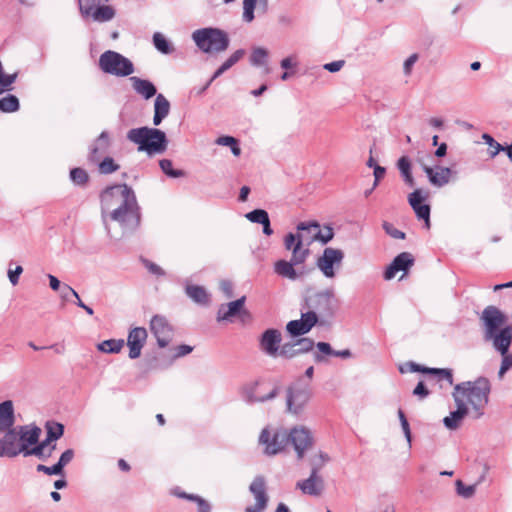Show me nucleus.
Returning <instances> with one entry per match:
<instances>
[{
    "mask_svg": "<svg viewBox=\"0 0 512 512\" xmlns=\"http://www.w3.org/2000/svg\"><path fill=\"white\" fill-rule=\"evenodd\" d=\"M102 221L110 237H113L109 221L116 222L122 235L134 233L141 225V207L134 190L127 184L106 187L100 194Z\"/></svg>",
    "mask_w": 512,
    "mask_h": 512,
    "instance_id": "1",
    "label": "nucleus"
},
{
    "mask_svg": "<svg viewBox=\"0 0 512 512\" xmlns=\"http://www.w3.org/2000/svg\"><path fill=\"white\" fill-rule=\"evenodd\" d=\"M485 342L491 343L501 355L509 352L512 344V325L508 324L507 315L498 307L489 305L479 316Z\"/></svg>",
    "mask_w": 512,
    "mask_h": 512,
    "instance_id": "2",
    "label": "nucleus"
},
{
    "mask_svg": "<svg viewBox=\"0 0 512 512\" xmlns=\"http://www.w3.org/2000/svg\"><path fill=\"white\" fill-rule=\"evenodd\" d=\"M0 439V457L15 458L25 455L27 446L38 443L41 428L35 424L19 425L9 428Z\"/></svg>",
    "mask_w": 512,
    "mask_h": 512,
    "instance_id": "3",
    "label": "nucleus"
},
{
    "mask_svg": "<svg viewBox=\"0 0 512 512\" xmlns=\"http://www.w3.org/2000/svg\"><path fill=\"white\" fill-rule=\"evenodd\" d=\"M127 139L138 145L139 151H144L148 155L162 154L167 150L168 139L160 129L147 126L133 128L127 132Z\"/></svg>",
    "mask_w": 512,
    "mask_h": 512,
    "instance_id": "4",
    "label": "nucleus"
},
{
    "mask_svg": "<svg viewBox=\"0 0 512 512\" xmlns=\"http://www.w3.org/2000/svg\"><path fill=\"white\" fill-rule=\"evenodd\" d=\"M491 385L486 377H479L475 381H466L455 385L457 396L469 402L476 411L477 417L483 415V409L488 404Z\"/></svg>",
    "mask_w": 512,
    "mask_h": 512,
    "instance_id": "5",
    "label": "nucleus"
},
{
    "mask_svg": "<svg viewBox=\"0 0 512 512\" xmlns=\"http://www.w3.org/2000/svg\"><path fill=\"white\" fill-rule=\"evenodd\" d=\"M337 301L332 289L308 294L302 303L301 311L314 315L316 324L330 319L336 310Z\"/></svg>",
    "mask_w": 512,
    "mask_h": 512,
    "instance_id": "6",
    "label": "nucleus"
},
{
    "mask_svg": "<svg viewBox=\"0 0 512 512\" xmlns=\"http://www.w3.org/2000/svg\"><path fill=\"white\" fill-rule=\"evenodd\" d=\"M191 37L198 49L204 53L224 52L230 44L227 32L214 27L197 29Z\"/></svg>",
    "mask_w": 512,
    "mask_h": 512,
    "instance_id": "7",
    "label": "nucleus"
},
{
    "mask_svg": "<svg viewBox=\"0 0 512 512\" xmlns=\"http://www.w3.org/2000/svg\"><path fill=\"white\" fill-rule=\"evenodd\" d=\"M99 67L104 73L117 77H126L134 72L132 61L112 50L105 51L100 55Z\"/></svg>",
    "mask_w": 512,
    "mask_h": 512,
    "instance_id": "8",
    "label": "nucleus"
},
{
    "mask_svg": "<svg viewBox=\"0 0 512 512\" xmlns=\"http://www.w3.org/2000/svg\"><path fill=\"white\" fill-rule=\"evenodd\" d=\"M259 443L264 446V453L266 455H277L288 445V431L276 429L271 432L269 428H264L260 433Z\"/></svg>",
    "mask_w": 512,
    "mask_h": 512,
    "instance_id": "9",
    "label": "nucleus"
},
{
    "mask_svg": "<svg viewBox=\"0 0 512 512\" xmlns=\"http://www.w3.org/2000/svg\"><path fill=\"white\" fill-rule=\"evenodd\" d=\"M289 443L293 445L298 460H301L304 458L305 452L312 447L314 438L308 428L296 426L288 432V444Z\"/></svg>",
    "mask_w": 512,
    "mask_h": 512,
    "instance_id": "10",
    "label": "nucleus"
},
{
    "mask_svg": "<svg viewBox=\"0 0 512 512\" xmlns=\"http://www.w3.org/2000/svg\"><path fill=\"white\" fill-rule=\"evenodd\" d=\"M344 259V252L341 249L327 247L321 257L317 259L318 269L327 278L335 277V267H340Z\"/></svg>",
    "mask_w": 512,
    "mask_h": 512,
    "instance_id": "11",
    "label": "nucleus"
},
{
    "mask_svg": "<svg viewBox=\"0 0 512 512\" xmlns=\"http://www.w3.org/2000/svg\"><path fill=\"white\" fill-rule=\"evenodd\" d=\"M260 387L259 381H252L249 383H246L242 386L240 390V395L242 400L249 404H255V403H264L266 401L272 400L279 394V387H274L270 392L267 394H259L258 390Z\"/></svg>",
    "mask_w": 512,
    "mask_h": 512,
    "instance_id": "12",
    "label": "nucleus"
},
{
    "mask_svg": "<svg viewBox=\"0 0 512 512\" xmlns=\"http://www.w3.org/2000/svg\"><path fill=\"white\" fill-rule=\"evenodd\" d=\"M150 330L155 336L159 347L164 348L170 343L173 330L164 316H153L150 321Z\"/></svg>",
    "mask_w": 512,
    "mask_h": 512,
    "instance_id": "13",
    "label": "nucleus"
},
{
    "mask_svg": "<svg viewBox=\"0 0 512 512\" xmlns=\"http://www.w3.org/2000/svg\"><path fill=\"white\" fill-rule=\"evenodd\" d=\"M249 490L255 497L256 503L252 506L246 507L245 512H263L268 503L264 477L256 476L250 484Z\"/></svg>",
    "mask_w": 512,
    "mask_h": 512,
    "instance_id": "14",
    "label": "nucleus"
},
{
    "mask_svg": "<svg viewBox=\"0 0 512 512\" xmlns=\"http://www.w3.org/2000/svg\"><path fill=\"white\" fill-rule=\"evenodd\" d=\"M282 334L278 329L265 330L259 338V349L267 356L276 357L280 349Z\"/></svg>",
    "mask_w": 512,
    "mask_h": 512,
    "instance_id": "15",
    "label": "nucleus"
},
{
    "mask_svg": "<svg viewBox=\"0 0 512 512\" xmlns=\"http://www.w3.org/2000/svg\"><path fill=\"white\" fill-rule=\"evenodd\" d=\"M305 235L303 233H288L284 237V246L292 252L293 260L296 262H305L309 256V249L304 248Z\"/></svg>",
    "mask_w": 512,
    "mask_h": 512,
    "instance_id": "16",
    "label": "nucleus"
},
{
    "mask_svg": "<svg viewBox=\"0 0 512 512\" xmlns=\"http://www.w3.org/2000/svg\"><path fill=\"white\" fill-rule=\"evenodd\" d=\"M311 397L309 388H288L287 409L293 414H300Z\"/></svg>",
    "mask_w": 512,
    "mask_h": 512,
    "instance_id": "17",
    "label": "nucleus"
},
{
    "mask_svg": "<svg viewBox=\"0 0 512 512\" xmlns=\"http://www.w3.org/2000/svg\"><path fill=\"white\" fill-rule=\"evenodd\" d=\"M111 138L107 131H102L100 135L90 144L87 159L90 163L99 162L105 157L111 147Z\"/></svg>",
    "mask_w": 512,
    "mask_h": 512,
    "instance_id": "18",
    "label": "nucleus"
},
{
    "mask_svg": "<svg viewBox=\"0 0 512 512\" xmlns=\"http://www.w3.org/2000/svg\"><path fill=\"white\" fill-rule=\"evenodd\" d=\"M413 264V255L409 252H402L386 267L383 277L387 281L392 280L398 272L402 271L406 273Z\"/></svg>",
    "mask_w": 512,
    "mask_h": 512,
    "instance_id": "19",
    "label": "nucleus"
},
{
    "mask_svg": "<svg viewBox=\"0 0 512 512\" xmlns=\"http://www.w3.org/2000/svg\"><path fill=\"white\" fill-rule=\"evenodd\" d=\"M147 330L144 327H135L129 331L127 345L129 347V358L137 359L141 355L142 348L147 340Z\"/></svg>",
    "mask_w": 512,
    "mask_h": 512,
    "instance_id": "20",
    "label": "nucleus"
},
{
    "mask_svg": "<svg viewBox=\"0 0 512 512\" xmlns=\"http://www.w3.org/2000/svg\"><path fill=\"white\" fill-rule=\"evenodd\" d=\"M315 325L316 318L314 315L301 311V318L289 321L286 330L291 336L297 337L308 333Z\"/></svg>",
    "mask_w": 512,
    "mask_h": 512,
    "instance_id": "21",
    "label": "nucleus"
},
{
    "mask_svg": "<svg viewBox=\"0 0 512 512\" xmlns=\"http://www.w3.org/2000/svg\"><path fill=\"white\" fill-rule=\"evenodd\" d=\"M408 201L418 219L424 220L426 228L430 227V206L424 204V197L419 189L410 193Z\"/></svg>",
    "mask_w": 512,
    "mask_h": 512,
    "instance_id": "22",
    "label": "nucleus"
},
{
    "mask_svg": "<svg viewBox=\"0 0 512 512\" xmlns=\"http://www.w3.org/2000/svg\"><path fill=\"white\" fill-rule=\"evenodd\" d=\"M297 231L314 230V234L310 237V241L318 240L323 244H327L334 237V231L332 227L325 226L323 229L320 228L318 222H300L297 225Z\"/></svg>",
    "mask_w": 512,
    "mask_h": 512,
    "instance_id": "23",
    "label": "nucleus"
},
{
    "mask_svg": "<svg viewBox=\"0 0 512 512\" xmlns=\"http://www.w3.org/2000/svg\"><path fill=\"white\" fill-rule=\"evenodd\" d=\"M419 163L421 164L431 185L435 187H443L449 183L452 173V170L449 167L437 166L436 169H433L432 167L422 163L420 160Z\"/></svg>",
    "mask_w": 512,
    "mask_h": 512,
    "instance_id": "24",
    "label": "nucleus"
},
{
    "mask_svg": "<svg viewBox=\"0 0 512 512\" xmlns=\"http://www.w3.org/2000/svg\"><path fill=\"white\" fill-rule=\"evenodd\" d=\"M453 398L456 403L457 409L450 413V416H447L443 419V423L446 428L450 430H455L459 427L460 422L463 418L468 414V407L462 397L457 396V393H453Z\"/></svg>",
    "mask_w": 512,
    "mask_h": 512,
    "instance_id": "25",
    "label": "nucleus"
},
{
    "mask_svg": "<svg viewBox=\"0 0 512 512\" xmlns=\"http://www.w3.org/2000/svg\"><path fill=\"white\" fill-rule=\"evenodd\" d=\"M296 487L304 494L320 496L324 490V480L319 474L311 471L310 476L305 480L298 481Z\"/></svg>",
    "mask_w": 512,
    "mask_h": 512,
    "instance_id": "26",
    "label": "nucleus"
},
{
    "mask_svg": "<svg viewBox=\"0 0 512 512\" xmlns=\"http://www.w3.org/2000/svg\"><path fill=\"white\" fill-rule=\"evenodd\" d=\"M245 296L229 302L228 304H222L217 312V321L230 320L232 317L240 314L245 304Z\"/></svg>",
    "mask_w": 512,
    "mask_h": 512,
    "instance_id": "27",
    "label": "nucleus"
},
{
    "mask_svg": "<svg viewBox=\"0 0 512 512\" xmlns=\"http://www.w3.org/2000/svg\"><path fill=\"white\" fill-rule=\"evenodd\" d=\"M304 262H296L291 257L290 261L286 260H278L274 263V272L283 278H287L289 280H296L299 277V274L295 270L294 266L303 264Z\"/></svg>",
    "mask_w": 512,
    "mask_h": 512,
    "instance_id": "28",
    "label": "nucleus"
},
{
    "mask_svg": "<svg viewBox=\"0 0 512 512\" xmlns=\"http://www.w3.org/2000/svg\"><path fill=\"white\" fill-rule=\"evenodd\" d=\"M130 82L134 91L146 100L157 95V89L155 85L149 80L142 79L137 76H132L130 77Z\"/></svg>",
    "mask_w": 512,
    "mask_h": 512,
    "instance_id": "29",
    "label": "nucleus"
},
{
    "mask_svg": "<svg viewBox=\"0 0 512 512\" xmlns=\"http://www.w3.org/2000/svg\"><path fill=\"white\" fill-rule=\"evenodd\" d=\"M15 414L14 406L11 400L0 403V432L14 427Z\"/></svg>",
    "mask_w": 512,
    "mask_h": 512,
    "instance_id": "30",
    "label": "nucleus"
},
{
    "mask_svg": "<svg viewBox=\"0 0 512 512\" xmlns=\"http://www.w3.org/2000/svg\"><path fill=\"white\" fill-rule=\"evenodd\" d=\"M170 102L163 94H157L154 102L153 124L159 126L162 121L169 115Z\"/></svg>",
    "mask_w": 512,
    "mask_h": 512,
    "instance_id": "31",
    "label": "nucleus"
},
{
    "mask_svg": "<svg viewBox=\"0 0 512 512\" xmlns=\"http://www.w3.org/2000/svg\"><path fill=\"white\" fill-rule=\"evenodd\" d=\"M412 371L432 374L437 376L438 380H446L449 385H453L452 370L448 368H428L417 364H412Z\"/></svg>",
    "mask_w": 512,
    "mask_h": 512,
    "instance_id": "32",
    "label": "nucleus"
},
{
    "mask_svg": "<svg viewBox=\"0 0 512 512\" xmlns=\"http://www.w3.org/2000/svg\"><path fill=\"white\" fill-rule=\"evenodd\" d=\"M187 296L199 305L206 306L210 303V296L204 287L199 285H186Z\"/></svg>",
    "mask_w": 512,
    "mask_h": 512,
    "instance_id": "33",
    "label": "nucleus"
},
{
    "mask_svg": "<svg viewBox=\"0 0 512 512\" xmlns=\"http://www.w3.org/2000/svg\"><path fill=\"white\" fill-rule=\"evenodd\" d=\"M268 50L263 47H255L253 48L250 55V64L255 67L264 66V72L266 74L270 73V68L267 66L268 59Z\"/></svg>",
    "mask_w": 512,
    "mask_h": 512,
    "instance_id": "34",
    "label": "nucleus"
},
{
    "mask_svg": "<svg viewBox=\"0 0 512 512\" xmlns=\"http://www.w3.org/2000/svg\"><path fill=\"white\" fill-rule=\"evenodd\" d=\"M115 10L111 6L107 5H99L97 8L93 10L92 13H89L88 17H91L95 22H107L114 18Z\"/></svg>",
    "mask_w": 512,
    "mask_h": 512,
    "instance_id": "35",
    "label": "nucleus"
},
{
    "mask_svg": "<svg viewBox=\"0 0 512 512\" xmlns=\"http://www.w3.org/2000/svg\"><path fill=\"white\" fill-rule=\"evenodd\" d=\"M100 174L109 175L120 169V165L110 156H105L96 162Z\"/></svg>",
    "mask_w": 512,
    "mask_h": 512,
    "instance_id": "36",
    "label": "nucleus"
},
{
    "mask_svg": "<svg viewBox=\"0 0 512 512\" xmlns=\"http://www.w3.org/2000/svg\"><path fill=\"white\" fill-rule=\"evenodd\" d=\"M315 347L317 351L313 353V359L316 363L325 362L326 356H334V349L327 342H317Z\"/></svg>",
    "mask_w": 512,
    "mask_h": 512,
    "instance_id": "37",
    "label": "nucleus"
},
{
    "mask_svg": "<svg viewBox=\"0 0 512 512\" xmlns=\"http://www.w3.org/2000/svg\"><path fill=\"white\" fill-rule=\"evenodd\" d=\"M19 108V99L15 95L9 94L0 99V110L4 113L16 112Z\"/></svg>",
    "mask_w": 512,
    "mask_h": 512,
    "instance_id": "38",
    "label": "nucleus"
},
{
    "mask_svg": "<svg viewBox=\"0 0 512 512\" xmlns=\"http://www.w3.org/2000/svg\"><path fill=\"white\" fill-rule=\"evenodd\" d=\"M124 346L122 339H109L98 344V349L104 353H119Z\"/></svg>",
    "mask_w": 512,
    "mask_h": 512,
    "instance_id": "39",
    "label": "nucleus"
},
{
    "mask_svg": "<svg viewBox=\"0 0 512 512\" xmlns=\"http://www.w3.org/2000/svg\"><path fill=\"white\" fill-rule=\"evenodd\" d=\"M265 6L268 3V0H260ZM257 4V0H243V21L246 23H251L254 18V10Z\"/></svg>",
    "mask_w": 512,
    "mask_h": 512,
    "instance_id": "40",
    "label": "nucleus"
},
{
    "mask_svg": "<svg viewBox=\"0 0 512 512\" xmlns=\"http://www.w3.org/2000/svg\"><path fill=\"white\" fill-rule=\"evenodd\" d=\"M159 166L162 172L170 178H181L185 176V172L183 170L173 168L172 161L169 159L160 160Z\"/></svg>",
    "mask_w": 512,
    "mask_h": 512,
    "instance_id": "41",
    "label": "nucleus"
},
{
    "mask_svg": "<svg viewBox=\"0 0 512 512\" xmlns=\"http://www.w3.org/2000/svg\"><path fill=\"white\" fill-rule=\"evenodd\" d=\"M329 460L330 457L327 453L319 451L310 459L311 471L318 474L324 465L329 462Z\"/></svg>",
    "mask_w": 512,
    "mask_h": 512,
    "instance_id": "42",
    "label": "nucleus"
},
{
    "mask_svg": "<svg viewBox=\"0 0 512 512\" xmlns=\"http://www.w3.org/2000/svg\"><path fill=\"white\" fill-rule=\"evenodd\" d=\"M153 44L155 48L163 54H170L173 52V48L160 32H156L153 35Z\"/></svg>",
    "mask_w": 512,
    "mask_h": 512,
    "instance_id": "43",
    "label": "nucleus"
},
{
    "mask_svg": "<svg viewBox=\"0 0 512 512\" xmlns=\"http://www.w3.org/2000/svg\"><path fill=\"white\" fill-rule=\"evenodd\" d=\"M482 479L483 477H481V479L473 485H465L461 480H457L455 483L457 494L465 499L471 498L475 494L476 487Z\"/></svg>",
    "mask_w": 512,
    "mask_h": 512,
    "instance_id": "44",
    "label": "nucleus"
},
{
    "mask_svg": "<svg viewBox=\"0 0 512 512\" xmlns=\"http://www.w3.org/2000/svg\"><path fill=\"white\" fill-rule=\"evenodd\" d=\"M108 1L109 0H78L80 13L83 17L87 18L89 13H92L101 3Z\"/></svg>",
    "mask_w": 512,
    "mask_h": 512,
    "instance_id": "45",
    "label": "nucleus"
},
{
    "mask_svg": "<svg viewBox=\"0 0 512 512\" xmlns=\"http://www.w3.org/2000/svg\"><path fill=\"white\" fill-rule=\"evenodd\" d=\"M45 428L48 440L56 441L57 439L62 437L64 433V426L60 423L47 422Z\"/></svg>",
    "mask_w": 512,
    "mask_h": 512,
    "instance_id": "46",
    "label": "nucleus"
},
{
    "mask_svg": "<svg viewBox=\"0 0 512 512\" xmlns=\"http://www.w3.org/2000/svg\"><path fill=\"white\" fill-rule=\"evenodd\" d=\"M70 179L75 185L84 186L89 180V175L86 170L77 167L71 169Z\"/></svg>",
    "mask_w": 512,
    "mask_h": 512,
    "instance_id": "47",
    "label": "nucleus"
},
{
    "mask_svg": "<svg viewBox=\"0 0 512 512\" xmlns=\"http://www.w3.org/2000/svg\"><path fill=\"white\" fill-rule=\"evenodd\" d=\"M245 217L252 223L262 224L269 219L268 212L264 209H254L248 212Z\"/></svg>",
    "mask_w": 512,
    "mask_h": 512,
    "instance_id": "48",
    "label": "nucleus"
},
{
    "mask_svg": "<svg viewBox=\"0 0 512 512\" xmlns=\"http://www.w3.org/2000/svg\"><path fill=\"white\" fill-rule=\"evenodd\" d=\"M316 343L314 342V340H312L311 338H301L299 340L296 341V346H298L299 348H297V351H298V354H304V353H308L310 351L313 350V348L315 347Z\"/></svg>",
    "mask_w": 512,
    "mask_h": 512,
    "instance_id": "49",
    "label": "nucleus"
},
{
    "mask_svg": "<svg viewBox=\"0 0 512 512\" xmlns=\"http://www.w3.org/2000/svg\"><path fill=\"white\" fill-rule=\"evenodd\" d=\"M296 342L295 343H285L284 345L280 346V349L278 351V355L291 359L298 354L297 349H295Z\"/></svg>",
    "mask_w": 512,
    "mask_h": 512,
    "instance_id": "50",
    "label": "nucleus"
},
{
    "mask_svg": "<svg viewBox=\"0 0 512 512\" xmlns=\"http://www.w3.org/2000/svg\"><path fill=\"white\" fill-rule=\"evenodd\" d=\"M74 458V450L73 449H67L65 450L58 462L56 463V466L58 467V469L60 470V472L63 474V469L66 465H68Z\"/></svg>",
    "mask_w": 512,
    "mask_h": 512,
    "instance_id": "51",
    "label": "nucleus"
},
{
    "mask_svg": "<svg viewBox=\"0 0 512 512\" xmlns=\"http://www.w3.org/2000/svg\"><path fill=\"white\" fill-rule=\"evenodd\" d=\"M245 55L244 49H238L234 53H232L222 64L226 70H229L232 66H234L243 56Z\"/></svg>",
    "mask_w": 512,
    "mask_h": 512,
    "instance_id": "52",
    "label": "nucleus"
},
{
    "mask_svg": "<svg viewBox=\"0 0 512 512\" xmlns=\"http://www.w3.org/2000/svg\"><path fill=\"white\" fill-rule=\"evenodd\" d=\"M382 226H383L384 231L392 238H395V239H404L405 238V233L398 230L393 224L385 221Z\"/></svg>",
    "mask_w": 512,
    "mask_h": 512,
    "instance_id": "53",
    "label": "nucleus"
},
{
    "mask_svg": "<svg viewBox=\"0 0 512 512\" xmlns=\"http://www.w3.org/2000/svg\"><path fill=\"white\" fill-rule=\"evenodd\" d=\"M482 138L491 148H494V150H491L492 157H495L500 151L504 150V147L496 142L489 134H483Z\"/></svg>",
    "mask_w": 512,
    "mask_h": 512,
    "instance_id": "54",
    "label": "nucleus"
},
{
    "mask_svg": "<svg viewBox=\"0 0 512 512\" xmlns=\"http://www.w3.org/2000/svg\"><path fill=\"white\" fill-rule=\"evenodd\" d=\"M33 446L34 447H32V448H30V446H27V449H26V452L24 455L25 457L33 455V456L38 457L41 460H46L48 458L46 456L47 449H43V448L35 446V445H33Z\"/></svg>",
    "mask_w": 512,
    "mask_h": 512,
    "instance_id": "55",
    "label": "nucleus"
},
{
    "mask_svg": "<svg viewBox=\"0 0 512 512\" xmlns=\"http://www.w3.org/2000/svg\"><path fill=\"white\" fill-rule=\"evenodd\" d=\"M17 78V73L13 74H2L0 75V86L2 88H5L6 90H9L11 85L15 82Z\"/></svg>",
    "mask_w": 512,
    "mask_h": 512,
    "instance_id": "56",
    "label": "nucleus"
},
{
    "mask_svg": "<svg viewBox=\"0 0 512 512\" xmlns=\"http://www.w3.org/2000/svg\"><path fill=\"white\" fill-rule=\"evenodd\" d=\"M417 60H418V54L417 53L411 54L405 60L404 65H403V71H404L405 75H410L411 74L412 67L417 62Z\"/></svg>",
    "mask_w": 512,
    "mask_h": 512,
    "instance_id": "57",
    "label": "nucleus"
},
{
    "mask_svg": "<svg viewBox=\"0 0 512 512\" xmlns=\"http://www.w3.org/2000/svg\"><path fill=\"white\" fill-rule=\"evenodd\" d=\"M36 470L38 472H43L47 475H62V473L60 472V470L58 469L56 464H54L53 466H46L43 464H39V465H37Z\"/></svg>",
    "mask_w": 512,
    "mask_h": 512,
    "instance_id": "58",
    "label": "nucleus"
},
{
    "mask_svg": "<svg viewBox=\"0 0 512 512\" xmlns=\"http://www.w3.org/2000/svg\"><path fill=\"white\" fill-rule=\"evenodd\" d=\"M23 272V268L21 266H16L15 269L8 270V278L12 285H16L19 282V276Z\"/></svg>",
    "mask_w": 512,
    "mask_h": 512,
    "instance_id": "59",
    "label": "nucleus"
},
{
    "mask_svg": "<svg viewBox=\"0 0 512 512\" xmlns=\"http://www.w3.org/2000/svg\"><path fill=\"white\" fill-rule=\"evenodd\" d=\"M193 501L197 503V512H211V505L204 498L196 495Z\"/></svg>",
    "mask_w": 512,
    "mask_h": 512,
    "instance_id": "60",
    "label": "nucleus"
},
{
    "mask_svg": "<svg viewBox=\"0 0 512 512\" xmlns=\"http://www.w3.org/2000/svg\"><path fill=\"white\" fill-rule=\"evenodd\" d=\"M193 351V347L190 345L182 344L175 348L174 359L188 355Z\"/></svg>",
    "mask_w": 512,
    "mask_h": 512,
    "instance_id": "61",
    "label": "nucleus"
},
{
    "mask_svg": "<svg viewBox=\"0 0 512 512\" xmlns=\"http://www.w3.org/2000/svg\"><path fill=\"white\" fill-rule=\"evenodd\" d=\"M397 167L400 173L411 170V163L407 156H402L397 162Z\"/></svg>",
    "mask_w": 512,
    "mask_h": 512,
    "instance_id": "62",
    "label": "nucleus"
},
{
    "mask_svg": "<svg viewBox=\"0 0 512 512\" xmlns=\"http://www.w3.org/2000/svg\"><path fill=\"white\" fill-rule=\"evenodd\" d=\"M413 394L423 399L429 395L428 389L425 387L424 383L421 381L417 384V386L413 390Z\"/></svg>",
    "mask_w": 512,
    "mask_h": 512,
    "instance_id": "63",
    "label": "nucleus"
},
{
    "mask_svg": "<svg viewBox=\"0 0 512 512\" xmlns=\"http://www.w3.org/2000/svg\"><path fill=\"white\" fill-rule=\"evenodd\" d=\"M345 62L343 60L333 61L324 65V69L329 72H338L343 66Z\"/></svg>",
    "mask_w": 512,
    "mask_h": 512,
    "instance_id": "64",
    "label": "nucleus"
}]
</instances>
